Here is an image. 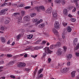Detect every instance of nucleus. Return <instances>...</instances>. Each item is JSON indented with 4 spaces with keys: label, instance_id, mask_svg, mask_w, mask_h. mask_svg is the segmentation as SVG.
<instances>
[{
    "label": "nucleus",
    "instance_id": "obj_1",
    "mask_svg": "<svg viewBox=\"0 0 79 79\" xmlns=\"http://www.w3.org/2000/svg\"><path fill=\"white\" fill-rule=\"evenodd\" d=\"M44 50L45 53H44L43 55V57H45L47 55V53H48V54H52L53 52V51L50 50L49 49V48L47 47L44 48Z\"/></svg>",
    "mask_w": 79,
    "mask_h": 79
},
{
    "label": "nucleus",
    "instance_id": "obj_2",
    "mask_svg": "<svg viewBox=\"0 0 79 79\" xmlns=\"http://www.w3.org/2000/svg\"><path fill=\"white\" fill-rule=\"evenodd\" d=\"M54 26L55 28L57 29H60V25L58 22H56L54 23Z\"/></svg>",
    "mask_w": 79,
    "mask_h": 79
},
{
    "label": "nucleus",
    "instance_id": "obj_3",
    "mask_svg": "<svg viewBox=\"0 0 79 79\" xmlns=\"http://www.w3.org/2000/svg\"><path fill=\"white\" fill-rule=\"evenodd\" d=\"M46 13L50 14L52 12V8L51 7H49L46 11Z\"/></svg>",
    "mask_w": 79,
    "mask_h": 79
},
{
    "label": "nucleus",
    "instance_id": "obj_4",
    "mask_svg": "<svg viewBox=\"0 0 79 79\" xmlns=\"http://www.w3.org/2000/svg\"><path fill=\"white\" fill-rule=\"evenodd\" d=\"M8 11V9H5L1 10L0 12V15H5V11Z\"/></svg>",
    "mask_w": 79,
    "mask_h": 79
},
{
    "label": "nucleus",
    "instance_id": "obj_5",
    "mask_svg": "<svg viewBox=\"0 0 79 79\" xmlns=\"http://www.w3.org/2000/svg\"><path fill=\"white\" fill-rule=\"evenodd\" d=\"M56 54L57 55H61L62 54V51H61V49L59 48L57 50Z\"/></svg>",
    "mask_w": 79,
    "mask_h": 79
},
{
    "label": "nucleus",
    "instance_id": "obj_6",
    "mask_svg": "<svg viewBox=\"0 0 79 79\" xmlns=\"http://www.w3.org/2000/svg\"><path fill=\"white\" fill-rule=\"evenodd\" d=\"M30 17L26 16L23 17L24 20L26 21H30Z\"/></svg>",
    "mask_w": 79,
    "mask_h": 79
},
{
    "label": "nucleus",
    "instance_id": "obj_7",
    "mask_svg": "<svg viewBox=\"0 0 79 79\" xmlns=\"http://www.w3.org/2000/svg\"><path fill=\"white\" fill-rule=\"evenodd\" d=\"M45 26V23H43L39 24L38 26V27H40V28H43V27H44Z\"/></svg>",
    "mask_w": 79,
    "mask_h": 79
},
{
    "label": "nucleus",
    "instance_id": "obj_8",
    "mask_svg": "<svg viewBox=\"0 0 79 79\" xmlns=\"http://www.w3.org/2000/svg\"><path fill=\"white\" fill-rule=\"evenodd\" d=\"M52 31L55 35H58V31H56V29L55 28H54L53 29Z\"/></svg>",
    "mask_w": 79,
    "mask_h": 79
},
{
    "label": "nucleus",
    "instance_id": "obj_9",
    "mask_svg": "<svg viewBox=\"0 0 79 79\" xmlns=\"http://www.w3.org/2000/svg\"><path fill=\"white\" fill-rule=\"evenodd\" d=\"M67 58L68 59L67 60H69L71 58H72V57H73V55L72 54H69L67 56Z\"/></svg>",
    "mask_w": 79,
    "mask_h": 79
},
{
    "label": "nucleus",
    "instance_id": "obj_10",
    "mask_svg": "<svg viewBox=\"0 0 79 79\" xmlns=\"http://www.w3.org/2000/svg\"><path fill=\"white\" fill-rule=\"evenodd\" d=\"M52 15L54 18H56L57 17V12H56V11L52 12Z\"/></svg>",
    "mask_w": 79,
    "mask_h": 79
},
{
    "label": "nucleus",
    "instance_id": "obj_11",
    "mask_svg": "<svg viewBox=\"0 0 79 79\" xmlns=\"http://www.w3.org/2000/svg\"><path fill=\"white\" fill-rule=\"evenodd\" d=\"M61 45V42H56V44H55V46H56V47H60V46Z\"/></svg>",
    "mask_w": 79,
    "mask_h": 79
},
{
    "label": "nucleus",
    "instance_id": "obj_12",
    "mask_svg": "<svg viewBox=\"0 0 79 79\" xmlns=\"http://www.w3.org/2000/svg\"><path fill=\"white\" fill-rule=\"evenodd\" d=\"M18 18V22L19 23H21V20H22V16H19V17H17L16 19Z\"/></svg>",
    "mask_w": 79,
    "mask_h": 79
},
{
    "label": "nucleus",
    "instance_id": "obj_13",
    "mask_svg": "<svg viewBox=\"0 0 79 79\" xmlns=\"http://www.w3.org/2000/svg\"><path fill=\"white\" fill-rule=\"evenodd\" d=\"M71 76L72 77H74L76 76V72L73 71L71 73Z\"/></svg>",
    "mask_w": 79,
    "mask_h": 79
},
{
    "label": "nucleus",
    "instance_id": "obj_14",
    "mask_svg": "<svg viewBox=\"0 0 79 79\" xmlns=\"http://www.w3.org/2000/svg\"><path fill=\"white\" fill-rule=\"evenodd\" d=\"M1 40L2 42L4 43H5V40H6V39L5 37H1Z\"/></svg>",
    "mask_w": 79,
    "mask_h": 79
},
{
    "label": "nucleus",
    "instance_id": "obj_15",
    "mask_svg": "<svg viewBox=\"0 0 79 79\" xmlns=\"http://www.w3.org/2000/svg\"><path fill=\"white\" fill-rule=\"evenodd\" d=\"M63 13L65 15L67 16L68 14V10L66 9H65L63 10Z\"/></svg>",
    "mask_w": 79,
    "mask_h": 79
},
{
    "label": "nucleus",
    "instance_id": "obj_16",
    "mask_svg": "<svg viewBox=\"0 0 79 79\" xmlns=\"http://www.w3.org/2000/svg\"><path fill=\"white\" fill-rule=\"evenodd\" d=\"M42 48H43V46H36L35 47V50H39V49H42Z\"/></svg>",
    "mask_w": 79,
    "mask_h": 79
},
{
    "label": "nucleus",
    "instance_id": "obj_17",
    "mask_svg": "<svg viewBox=\"0 0 79 79\" xmlns=\"http://www.w3.org/2000/svg\"><path fill=\"white\" fill-rule=\"evenodd\" d=\"M67 30L68 32H71L72 31V29H71V28L69 26H68L67 27Z\"/></svg>",
    "mask_w": 79,
    "mask_h": 79
},
{
    "label": "nucleus",
    "instance_id": "obj_18",
    "mask_svg": "<svg viewBox=\"0 0 79 79\" xmlns=\"http://www.w3.org/2000/svg\"><path fill=\"white\" fill-rule=\"evenodd\" d=\"M44 75L43 74H41L40 75H38L36 78V79H40L42 77H43Z\"/></svg>",
    "mask_w": 79,
    "mask_h": 79
},
{
    "label": "nucleus",
    "instance_id": "obj_19",
    "mask_svg": "<svg viewBox=\"0 0 79 79\" xmlns=\"http://www.w3.org/2000/svg\"><path fill=\"white\" fill-rule=\"evenodd\" d=\"M42 21H43V20L42 19H40L35 23L36 25H38V24H40V23H41Z\"/></svg>",
    "mask_w": 79,
    "mask_h": 79
},
{
    "label": "nucleus",
    "instance_id": "obj_20",
    "mask_svg": "<svg viewBox=\"0 0 79 79\" xmlns=\"http://www.w3.org/2000/svg\"><path fill=\"white\" fill-rule=\"evenodd\" d=\"M74 2H75V3L77 7L79 6V5L77 3V1H79L78 0H73Z\"/></svg>",
    "mask_w": 79,
    "mask_h": 79
},
{
    "label": "nucleus",
    "instance_id": "obj_21",
    "mask_svg": "<svg viewBox=\"0 0 79 79\" xmlns=\"http://www.w3.org/2000/svg\"><path fill=\"white\" fill-rule=\"evenodd\" d=\"M32 21L33 23H37V21H38V19H32Z\"/></svg>",
    "mask_w": 79,
    "mask_h": 79
},
{
    "label": "nucleus",
    "instance_id": "obj_22",
    "mask_svg": "<svg viewBox=\"0 0 79 79\" xmlns=\"http://www.w3.org/2000/svg\"><path fill=\"white\" fill-rule=\"evenodd\" d=\"M55 47H56V46H55V45L52 44L50 46V49H53V48H55Z\"/></svg>",
    "mask_w": 79,
    "mask_h": 79
},
{
    "label": "nucleus",
    "instance_id": "obj_23",
    "mask_svg": "<svg viewBox=\"0 0 79 79\" xmlns=\"http://www.w3.org/2000/svg\"><path fill=\"white\" fill-rule=\"evenodd\" d=\"M36 15V14L35 13H33L31 14L30 16L31 18H33L34 16H35Z\"/></svg>",
    "mask_w": 79,
    "mask_h": 79
},
{
    "label": "nucleus",
    "instance_id": "obj_24",
    "mask_svg": "<svg viewBox=\"0 0 79 79\" xmlns=\"http://www.w3.org/2000/svg\"><path fill=\"white\" fill-rule=\"evenodd\" d=\"M43 11H44L45 10V7L43 6H42L39 7Z\"/></svg>",
    "mask_w": 79,
    "mask_h": 79
},
{
    "label": "nucleus",
    "instance_id": "obj_25",
    "mask_svg": "<svg viewBox=\"0 0 79 79\" xmlns=\"http://www.w3.org/2000/svg\"><path fill=\"white\" fill-rule=\"evenodd\" d=\"M68 68H64L63 69L64 72V73H66L68 71Z\"/></svg>",
    "mask_w": 79,
    "mask_h": 79
},
{
    "label": "nucleus",
    "instance_id": "obj_26",
    "mask_svg": "<svg viewBox=\"0 0 79 79\" xmlns=\"http://www.w3.org/2000/svg\"><path fill=\"white\" fill-rule=\"evenodd\" d=\"M21 14L22 15V16H24V15H25V11H24V10H22L21 11Z\"/></svg>",
    "mask_w": 79,
    "mask_h": 79
},
{
    "label": "nucleus",
    "instance_id": "obj_27",
    "mask_svg": "<svg viewBox=\"0 0 79 79\" xmlns=\"http://www.w3.org/2000/svg\"><path fill=\"white\" fill-rule=\"evenodd\" d=\"M21 37V35L19 34L17 36V39L18 40H19L20 39V37Z\"/></svg>",
    "mask_w": 79,
    "mask_h": 79
},
{
    "label": "nucleus",
    "instance_id": "obj_28",
    "mask_svg": "<svg viewBox=\"0 0 79 79\" xmlns=\"http://www.w3.org/2000/svg\"><path fill=\"white\" fill-rule=\"evenodd\" d=\"M61 0H55V2L56 3H61Z\"/></svg>",
    "mask_w": 79,
    "mask_h": 79
},
{
    "label": "nucleus",
    "instance_id": "obj_29",
    "mask_svg": "<svg viewBox=\"0 0 79 79\" xmlns=\"http://www.w3.org/2000/svg\"><path fill=\"white\" fill-rule=\"evenodd\" d=\"M77 42V38L73 40V45L74 44L75 45H76V43H75Z\"/></svg>",
    "mask_w": 79,
    "mask_h": 79
},
{
    "label": "nucleus",
    "instance_id": "obj_30",
    "mask_svg": "<svg viewBox=\"0 0 79 79\" xmlns=\"http://www.w3.org/2000/svg\"><path fill=\"white\" fill-rule=\"evenodd\" d=\"M79 43H78L76 47L74 49L76 50H77V49H79Z\"/></svg>",
    "mask_w": 79,
    "mask_h": 79
},
{
    "label": "nucleus",
    "instance_id": "obj_31",
    "mask_svg": "<svg viewBox=\"0 0 79 79\" xmlns=\"http://www.w3.org/2000/svg\"><path fill=\"white\" fill-rule=\"evenodd\" d=\"M33 35H29L27 37V39H32V37H33Z\"/></svg>",
    "mask_w": 79,
    "mask_h": 79
},
{
    "label": "nucleus",
    "instance_id": "obj_32",
    "mask_svg": "<svg viewBox=\"0 0 79 79\" xmlns=\"http://www.w3.org/2000/svg\"><path fill=\"white\" fill-rule=\"evenodd\" d=\"M22 63L20 62L19 64H18V66L19 68L20 67H22Z\"/></svg>",
    "mask_w": 79,
    "mask_h": 79
},
{
    "label": "nucleus",
    "instance_id": "obj_33",
    "mask_svg": "<svg viewBox=\"0 0 79 79\" xmlns=\"http://www.w3.org/2000/svg\"><path fill=\"white\" fill-rule=\"evenodd\" d=\"M7 5V3H4L2 4L1 5V7H3V6H5V5Z\"/></svg>",
    "mask_w": 79,
    "mask_h": 79
},
{
    "label": "nucleus",
    "instance_id": "obj_34",
    "mask_svg": "<svg viewBox=\"0 0 79 79\" xmlns=\"http://www.w3.org/2000/svg\"><path fill=\"white\" fill-rule=\"evenodd\" d=\"M26 66V64L24 63H22V67H24Z\"/></svg>",
    "mask_w": 79,
    "mask_h": 79
},
{
    "label": "nucleus",
    "instance_id": "obj_35",
    "mask_svg": "<svg viewBox=\"0 0 79 79\" xmlns=\"http://www.w3.org/2000/svg\"><path fill=\"white\" fill-rule=\"evenodd\" d=\"M71 21H72V22H75L76 21V19L74 18H72L71 19Z\"/></svg>",
    "mask_w": 79,
    "mask_h": 79
},
{
    "label": "nucleus",
    "instance_id": "obj_36",
    "mask_svg": "<svg viewBox=\"0 0 79 79\" xmlns=\"http://www.w3.org/2000/svg\"><path fill=\"white\" fill-rule=\"evenodd\" d=\"M63 48L64 50V52H66V50H67V47L65 46L63 47Z\"/></svg>",
    "mask_w": 79,
    "mask_h": 79
},
{
    "label": "nucleus",
    "instance_id": "obj_37",
    "mask_svg": "<svg viewBox=\"0 0 79 79\" xmlns=\"http://www.w3.org/2000/svg\"><path fill=\"white\" fill-rule=\"evenodd\" d=\"M65 3L66 2L64 1V0H62L61 3H62V5H64Z\"/></svg>",
    "mask_w": 79,
    "mask_h": 79
},
{
    "label": "nucleus",
    "instance_id": "obj_38",
    "mask_svg": "<svg viewBox=\"0 0 79 79\" xmlns=\"http://www.w3.org/2000/svg\"><path fill=\"white\" fill-rule=\"evenodd\" d=\"M42 71H43V69H41L38 72L39 74H40V73H41Z\"/></svg>",
    "mask_w": 79,
    "mask_h": 79
},
{
    "label": "nucleus",
    "instance_id": "obj_39",
    "mask_svg": "<svg viewBox=\"0 0 79 79\" xmlns=\"http://www.w3.org/2000/svg\"><path fill=\"white\" fill-rule=\"evenodd\" d=\"M14 64V61H10L9 63V64H10L11 65H13Z\"/></svg>",
    "mask_w": 79,
    "mask_h": 79
},
{
    "label": "nucleus",
    "instance_id": "obj_40",
    "mask_svg": "<svg viewBox=\"0 0 79 79\" xmlns=\"http://www.w3.org/2000/svg\"><path fill=\"white\" fill-rule=\"evenodd\" d=\"M77 71V72H78V73H79V69H78ZM75 79H79V74L77 76Z\"/></svg>",
    "mask_w": 79,
    "mask_h": 79
},
{
    "label": "nucleus",
    "instance_id": "obj_41",
    "mask_svg": "<svg viewBox=\"0 0 79 79\" xmlns=\"http://www.w3.org/2000/svg\"><path fill=\"white\" fill-rule=\"evenodd\" d=\"M7 57H11V56H12V55L10 54H8L7 55Z\"/></svg>",
    "mask_w": 79,
    "mask_h": 79
},
{
    "label": "nucleus",
    "instance_id": "obj_42",
    "mask_svg": "<svg viewBox=\"0 0 79 79\" xmlns=\"http://www.w3.org/2000/svg\"><path fill=\"white\" fill-rule=\"evenodd\" d=\"M31 57H32V58H36V57H37V55H35V56H34V55H31Z\"/></svg>",
    "mask_w": 79,
    "mask_h": 79
},
{
    "label": "nucleus",
    "instance_id": "obj_43",
    "mask_svg": "<svg viewBox=\"0 0 79 79\" xmlns=\"http://www.w3.org/2000/svg\"><path fill=\"white\" fill-rule=\"evenodd\" d=\"M10 23V21L9 20H7L5 22V23L6 24H8Z\"/></svg>",
    "mask_w": 79,
    "mask_h": 79
},
{
    "label": "nucleus",
    "instance_id": "obj_44",
    "mask_svg": "<svg viewBox=\"0 0 79 79\" xmlns=\"http://www.w3.org/2000/svg\"><path fill=\"white\" fill-rule=\"evenodd\" d=\"M10 77L11 78H12V79H15V78H16V77H15V76L12 75H11Z\"/></svg>",
    "mask_w": 79,
    "mask_h": 79
},
{
    "label": "nucleus",
    "instance_id": "obj_45",
    "mask_svg": "<svg viewBox=\"0 0 79 79\" xmlns=\"http://www.w3.org/2000/svg\"><path fill=\"white\" fill-rule=\"evenodd\" d=\"M29 8H31V6L25 7V9L26 10L27 9H29Z\"/></svg>",
    "mask_w": 79,
    "mask_h": 79
},
{
    "label": "nucleus",
    "instance_id": "obj_46",
    "mask_svg": "<svg viewBox=\"0 0 79 79\" xmlns=\"http://www.w3.org/2000/svg\"><path fill=\"white\" fill-rule=\"evenodd\" d=\"M62 35L63 39H65V35L63 34H62Z\"/></svg>",
    "mask_w": 79,
    "mask_h": 79
},
{
    "label": "nucleus",
    "instance_id": "obj_47",
    "mask_svg": "<svg viewBox=\"0 0 79 79\" xmlns=\"http://www.w3.org/2000/svg\"><path fill=\"white\" fill-rule=\"evenodd\" d=\"M75 55L77 56H79V53L76 52Z\"/></svg>",
    "mask_w": 79,
    "mask_h": 79
},
{
    "label": "nucleus",
    "instance_id": "obj_48",
    "mask_svg": "<svg viewBox=\"0 0 79 79\" xmlns=\"http://www.w3.org/2000/svg\"><path fill=\"white\" fill-rule=\"evenodd\" d=\"M63 25L64 26H66L67 25H68V23H63Z\"/></svg>",
    "mask_w": 79,
    "mask_h": 79
},
{
    "label": "nucleus",
    "instance_id": "obj_49",
    "mask_svg": "<svg viewBox=\"0 0 79 79\" xmlns=\"http://www.w3.org/2000/svg\"><path fill=\"white\" fill-rule=\"evenodd\" d=\"M71 62H68L67 63V66H70Z\"/></svg>",
    "mask_w": 79,
    "mask_h": 79
},
{
    "label": "nucleus",
    "instance_id": "obj_50",
    "mask_svg": "<svg viewBox=\"0 0 79 79\" xmlns=\"http://www.w3.org/2000/svg\"><path fill=\"white\" fill-rule=\"evenodd\" d=\"M76 7H74V9L72 11L73 12H75L76 11Z\"/></svg>",
    "mask_w": 79,
    "mask_h": 79
},
{
    "label": "nucleus",
    "instance_id": "obj_51",
    "mask_svg": "<svg viewBox=\"0 0 79 79\" xmlns=\"http://www.w3.org/2000/svg\"><path fill=\"white\" fill-rule=\"evenodd\" d=\"M19 15V13L17 12V13H15L14 14V15Z\"/></svg>",
    "mask_w": 79,
    "mask_h": 79
},
{
    "label": "nucleus",
    "instance_id": "obj_52",
    "mask_svg": "<svg viewBox=\"0 0 79 79\" xmlns=\"http://www.w3.org/2000/svg\"><path fill=\"white\" fill-rule=\"evenodd\" d=\"M49 63H50V62L52 61V59L50 58H49L48 59Z\"/></svg>",
    "mask_w": 79,
    "mask_h": 79
},
{
    "label": "nucleus",
    "instance_id": "obj_53",
    "mask_svg": "<svg viewBox=\"0 0 79 79\" xmlns=\"http://www.w3.org/2000/svg\"><path fill=\"white\" fill-rule=\"evenodd\" d=\"M26 71H31V69H26Z\"/></svg>",
    "mask_w": 79,
    "mask_h": 79
},
{
    "label": "nucleus",
    "instance_id": "obj_54",
    "mask_svg": "<svg viewBox=\"0 0 79 79\" xmlns=\"http://www.w3.org/2000/svg\"><path fill=\"white\" fill-rule=\"evenodd\" d=\"M19 6L20 7H23V6H24V4H21V5H20Z\"/></svg>",
    "mask_w": 79,
    "mask_h": 79
},
{
    "label": "nucleus",
    "instance_id": "obj_55",
    "mask_svg": "<svg viewBox=\"0 0 79 79\" xmlns=\"http://www.w3.org/2000/svg\"><path fill=\"white\" fill-rule=\"evenodd\" d=\"M4 56V55H3V54L1 55L0 56V58H3V57Z\"/></svg>",
    "mask_w": 79,
    "mask_h": 79
},
{
    "label": "nucleus",
    "instance_id": "obj_56",
    "mask_svg": "<svg viewBox=\"0 0 79 79\" xmlns=\"http://www.w3.org/2000/svg\"><path fill=\"white\" fill-rule=\"evenodd\" d=\"M46 43V41H43L42 44H45Z\"/></svg>",
    "mask_w": 79,
    "mask_h": 79
},
{
    "label": "nucleus",
    "instance_id": "obj_57",
    "mask_svg": "<svg viewBox=\"0 0 79 79\" xmlns=\"http://www.w3.org/2000/svg\"><path fill=\"white\" fill-rule=\"evenodd\" d=\"M4 29H5V28L4 27H1V30H4Z\"/></svg>",
    "mask_w": 79,
    "mask_h": 79
},
{
    "label": "nucleus",
    "instance_id": "obj_58",
    "mask_svg": "<svg viewBox=\"0 0 79 79\" xmlns=\"http://www.w3.org/2000/svg\"><path fill=\"white\" fill-rule=\"evenodd\" d=\"M68 16L70 18H72V17H73V16H72V15H71V14H69L68 15Z\"/></svg>",
    "mask_w": 79,
    "mask_h": 79
},
{
    "label": "nucleus",
    "instance_id": "obj_59",
    "mask_svg": "<svg viewBox=\"0 0 79 79\" xmlns=\"http://www.w3.org/2000/svg\"><path fill=\"white\" fill-rule=\"evenodd\" d=\"M58 40H59V41H61V38H60V37H58Z\"/></svg>",
    "mask_w": 79,
    "mask_h": 79
},
{
    "label": "nucleus",
    "instance_id": "obj_60",
    "mask_svg": "<svg viewBox=\"0 0 79 79\" xmlns=\"http://www.w3.org/2000/svg\"><path fill=\"white\" fill-rule=\"evenodd\" d=\"M27 54H25L24 56V57H25V58H26L27 57Z\"/></svg>",
    "mask_w": 79,
    "mask_h": 79
},
{
    "label": "nucleus",
    "instance_id": "obj_61",
    "mask_svg": "<svg viewBox=\"0 0 79 79\" xmlns=\"http://www.w3.org/2000/svg\"><path fill=\"white\" fill-rule=\"evenodd\" d=\"M39 42H38V41H36L35 42V44H39Z\"/></svg>",
    "mask_w": 79,
    "mask_h": 79
},
{
    "label": "nucleus",
    "instance_id": "obj_62",
    "mask_svg": "<svg viewBox=\"0 0 79 79\" xmlns=\"http://www.w3.org/2000/svg\"><path fill=\"white\" fill-rule=\"evenodd\" d=\"M15 44V43L14 42H13L12 44V45H14Z\"/></svg>",
    "mask_w": 79,
    "mask_h": 79
},
{
    "label": "nucleus",
    "instance_id": "obj_63",
    "mask_svg": "<svg viewBox=\"0 0 79 79\" xmlns=\"http://www.w3.org/2000/svg\"><path fill=\"white\" fill-rule=\"evenodd\" d=\"M31 32H35V30H31Z\"/></svg>",
    "mask_w": 79,
    "mask_h": 79
},
{
    "label": "nucleus",
    "instance_id": "obj_64",
    "mask_svg": "<svg viewBox=\"0 0 79 79\" xmlns=\"http://www.w3.org/2000/svg\"><path fill=\"white\" fill-rule=\"evenodd\" d=\"M7 43V44H9L10 43V41L9 40Z\"/></svg>",
    "mask_w": 79,
    "mask_h": 79
}]
</instances>
